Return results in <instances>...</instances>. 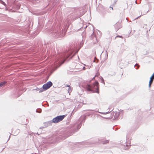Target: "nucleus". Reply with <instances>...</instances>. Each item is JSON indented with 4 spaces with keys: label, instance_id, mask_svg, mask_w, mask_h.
Returning <instances> with one entry per match:
<instances>
[{
    "label": "nucleus",
    "instance_id": "f8f14e48",
    "mask_svg": "<svg viewBox=\"0 0 154 154\" xmlns=\"http://www.w3.org/2000/svg\"><path fill=\"white\" fill-rule=\"evenodd\" d=\"M110 8H111L112 10H113V8H112V7H110Z\"/></svg>",
    "mask_w": 154,
    "mask_h": 154
},
{
    "label": "nucleus",
    "instance_id": "0eeeda50",
    "mask_svg": "<svg viewBox=\"0 0 154 154\" xmlns=\"http://www.w3.org/2000/svg\"><path fill=\"white\" fill-rule=\"evenodd\" d=\"M69 89L68 90V92L69 93H70L72 91V88L70 86H68Z\"/></svg>",
    "mask_w": 154,
    "mask_h": 154
},
{
    "label": "nucleus",
    "instance_id": "1a4fd4ad",
    "mask_svg": "<svg viewBox=\"0 0 154 154\" xmlns=\"http://www.w3.org/2000/svg\"><path fill=\"white\" fill-rule=\"evenodd\" d=\"M109 141L108 140H106V142H105V143H109Z\"/></svg>",
    "mask_w": 154,
    "mask_h": 154
},
{
    "label": "nucleus",
    "instance_id": "7ed1b4c3",
    "mask_svg": "<svg viewBox=\"0 0 154 154\" xmlns=\"http://www.w3.org/2000/svg\"><path fill=\"white\" fill-rule=\"evenodd\" d=\"M52 85V83L51 82L49 81L43 85V88L44 90H46L49 88Z\"/></svg>",
    "mask_w": 154,
    "mask_h": 154
},
{
    "label": "nucleus",
    "instance_id": "39448f33",
    "mask_svg": "<svg viewBox=\"0 0 154 154\" xmlns=\"http://www.w3.org/2000/svg\"><path fill=\"white\" fill-rule=\"evenodd\" d=\"M115 27L117 29H119L121 27V24L119 23H116L114 25Z\"/></svg>",
    "mask_w": 154,
    "mask_h": 154
},
{
    "label": "nucleus",
    "instance_id": "9b49d317",
    "mask_svg": "<svg viewBox=\"0 0 154 154\" xmlns=\"http://www.w3.org/2000/svg\"><path fill=\"white\" fill-rule=\"evenodd\" d=\"M65 86L66 87H68V86H69V85H65Z\"/></svg>",
    "mask_w": 154,
    "mask_h": 154
},
{
    "label": "nucleus",
    "instance_id": "ddd939ff",
    "mask_svg": "<svg viewBox=\"0 0 154 154\" xmlns=\"http://www.w3.org/2000/svg\"><path fill=\"white\" fill-rule=\"evenodd\" d=\"M63 63V62L62 63H61V64H62V63Z\"/></svg>",
    "mask_w": 154,
    "mask_h": 154
},
{
    "label": "nucleus",
    "instance_id": "20e7f679",
    "mask_svg": "<svg viewBox=\"0 0 154 154\" xmlns=\"http://www.w3.org/2000/svg\"><path fill=\"white\" fill-rule=\"evenodd\" d=\"M154 79V72L152 74V75L151 76V77H150V80L149 83V87L150 88L151 86V85L152 84L153 81Z\"/></svg>",
    "mask_w": 154,
    "mask_h": 154
},
{
    "label": "nucleus",
    "instance_id": "423d86ee",
    "mask_svg": "<svg viewBox=\"0 0 154 154\" xmlns=\"http://www.w3.org/2000/svg\"><path fill=\"white\" fill-rule=\"evenodd\" d=\"M7 83L6 82H3L0 83V88L5 84Z\"/></svg>",
    "mask_w": 154,
    "mask_h": 154
},
{
    "label": "nucleus",
    "instance_id": "f257e3e1",
    "mask_svg": "<svg viewBox=\"0 0 154 154\" xmlns=\"http://www.w3.org/2000/svg\"><path fill=\"white\" fill-rule=\"evenodd\" d=\"M86 88L88 91H92L93 92L99 93V83L98 82H94L91 85H87Z\"/></svg>",
    "mask_w": 154,
    "mask_h": 154
},
{
    "label": "nucleus",
    "instance_id": "6e6552de",
    "mask_svg": "<svg viewBox=\"0 0 154 154\" xmlns=\"http://www.w3.org/2000/svg\"><path fill=\"white\" fill-rule=\"evenodd\" d=\"M96 59V57H95V58H94V62H95L96 63H97L98 62V60L97 59V61H96V60H95Z\"/></svg>",
    "mask_w": 154,
    "mask_h": 154
},
{
    "label": "nucleus",
    "instance_id": "f03ea898",
    "mask_svg": "<svg viewBox=\"0 0 154 154\" xmlns=\"http://www.w3.org/2000/svg\"><path fill=\"white\" fill-rule=\"evenodd\" d=\"M65 115L57 116L53 119L52 122L53 123H57L62 121L65 117Z\"/></svg>",
    "mask_w": 154,
    "mask_h": 154
},
{
    "label": "nucleus",
    "instance_id": "9d476101",
    "mask_svg": "<svg viewBox=\"0 0 154 154\" xmlns=\"http://www.w3.org/2000/svg\"><path fill=\"white\" fill-rule=\"evenodd\" d=\"M120 37V38H122V36H117L116 37H116Z\"/></svg>",
    "mask_w": 154,
    "mask_h": 154
}]
</instances>
